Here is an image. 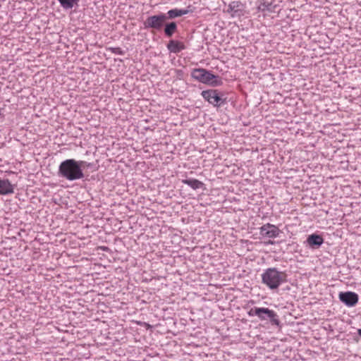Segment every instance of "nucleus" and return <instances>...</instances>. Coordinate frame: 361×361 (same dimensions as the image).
<instances>
[{
  "label": "nucleus",
  "mask_w": 361,
  "mask_h": 361,
  "mask_svg": "<svg viewBox=\"0 0 361 361\" xmlns=\"http://www.w3.org/2000/svg\"><path fill=\"white\" fill-rule=\"evenodd\" d=\"M257 317L262 321L269 320L273 325L279 326L280 324L277 314L267 307H259L257 312Z\"/></svg>",
  "instance_id": "39448f33"
},
{
  "label": "nucleus",
  "mask_w": 361,
  "mask_h": 361,
  "mask_svg": "<svg viewBox=\"0 0 361 361\" xmlns=\"http://www.w3.org/2000/svg\"><path fill=\"white\" fill-rule=\"evenodd\" d=\"M266 7H267V10H269V5L266 6Z\"/></svg>",
  "instance_id": "aec40b11"
},
{
  "label": "nucleus",
  "mask_w": 361,
  "mask_h": 361,
  "mask_svg": "<svg viewBox=\"0 0 361 361\" xmlns=\"http://www.w3.org/2000/svg\"><path fill=\"white\" fill-rule=\"evenodd\" d=\"M262 283L270 290H276L286 282L287 274L276 267L267 268L261 274Z\"/></svg>",
  "instance_id": "f03ea898"
},
{
  "label": "nucleus",
  "mask_w": 361,
  "mask_h": 361,
  "mask_svg": "<svg viewBox=\"0 0 361 361\" xmlns=\"http://www.w3.org/2000/svg\"><path fill=\"white\" fill-rule=\"evenodd\" d=\"M185 47L184 44L181 42L177 40H170L167 44V49L170 52L172 53H179L182 50L185 49Z\"/></svg>",
  "instance_id": "9b49d317"
},
{
  "label": "nucleus",
  "mask_w": 361,
  "mask_h": 361,
  "mask_svg": "<svg viewBox=\"0 0 361 361\" xmlns=\"http://www.w3.org/2000/svg\"><path fill=\"white\" fill-rule=\"evenodd\" d=\"M188 13H189V11L187 9H178V8L171 9L167 12V17H168V18H175L176 17L186 15Z\"/></svg>",
  "instance_id": "ddd939ff"
},
{
  "label": "nucleus",
  "mask_w": 361,
  "mask_h": 361,
  "mask_svg": "<svg viewBox=\"0 0 361 361\" xmlns=\"http://www.w3.org/2000/svg\"><path fill=\"white\" fill-rule=\"evenodd\" d=\"M357 334H358V335H359L360 336H361V329H359L357 330Z\"/></svg>",
  "instance_id": "6ab92c4d"
},
{
  "label": "nucleus",
  "mask_w": 361,
  "mask_h": 361,
  "mask_svg": "<svg viewBox=\"0 0 361 361\" xmlns=\"http://www.w3.org/2000/svg\"><path fill=\"white\" fill-rule=\"evenodd\" d=\"M306 242L311 248L314 249L323 244L324 238L320 235L312 234L307 237Z\"/></svg>",
  "instance_id": "9d476101"
},
{
  "label": "nucleus",
  "mask_w": 361,
  "mask_h": 361,
  "mask_svg": "<svg viewBox=\"0 0 361 361\" xmlns=\"http://www.w3.org/2000/svg\"><path fill=\"white\" fill-rule=\"evenodd\" d=\"M191 76L195 80L204 83L217 86L220 85V81L218 80V76L212 74L210 71L204 68H195L191 73Z\"/></svg>",
  "instance_id": "7ed1b4c3"
},
{
  "label": "nucleus",
  "mask_w": 361,
  "mask_h": 361,
  "mask_svg": "<svg viewBox=\"0 0 361 361\" xmlns=\"http://www.w3.org/2000/svg\"><path fill=\"white\" fill-rule=\"evenodd\" d=\"M60 3L61 6L67 10L71 9L73 6L77 4L80 0H58Z\"/></svg>",
  "instance_id": "dca6fc26"
},
{
  "label": "nucleus",
  "mask_w": 361,
  "mask_h": 361,
  "mask_svg": "<svg viewBox=\"0 0 361 361\" xmlns=\"http://www.w3.org/2000/svg\"><path fill=\"white\" fill-rule=\"evenodd\" d=\"M182 182L194 190L202 188L204 185L202 182L195 178L184 179L182 180Z\"/></svg>",
  "instance_id": "f8f14e48"
},
{
  "label": "nucleus",
  "mask_w": 361,
  "mask_h": 361,
  "mask_svg": "<svg viewBox=\"0 0 361 361\" xmlns=\"http://www.w3.org/2000/svg\"><path fill=\"white\" fill-rule=\"evenodd\" d=\"M90 166L91 164L85 161H77L73 159H66L60 164L58 175L69 181L82 179L85 176L82 169Z\"/></svg>",
  "instance_id": "f257e3e1"
},
{
  "label": "nucleus",
  "mask_w": 361,
  "mask_h": 361,
  "mask_svg": "<svg viewBox=\"0 0 361 361\" xmlns=\"http://www.w3.org/2000/svg\"><path fill=\"white\" fill-rule=\"evenodd\" d=\"M168 17L166 14L160 13L158 15L149 16L144 22V27L146 29H152L157 31L161 30L165 25Z\"/></svg>",
  "instance_id": "20e7f679"
},
{
  "label": "nucleus",
  "mask_w": 361,
  "mask_h": 361,
  "mask_svg": "<svg viewBox=\"0 0 361 361\" xmlns=\"http://www.w3.org/2000/svg\"><path fill=\"white\" fill-rule=\"evenodd\" d=\"M202 96L205 100L214 106H218L221 101L217 91L214 90L202 91Z\"/></svg>",
  "instance_id": "6e6552de"
},
{
  "label": "nucleus",
  "mask_w": 361,
  "mask_h": 361,
  "mask_svg": "<svg viewBox=\"0 0 361 361\" xmlns=\"http://www.w3.org/2000/svg\"><path fill=\"white\" fill-rule=\"evenodd\" d=\"M177 30V25L175 22H171L169 23H165L164 25V33L166 37H171Z\"/></svg>",
  "instance_id": "4468645a"
},
{
  "label": "nucleus",
  "mask_w": 361,
  "mask_h": 361,
  "mask_svg": "<svg viewBox=\"0 0 361 361\" xmlns=\"http://www.w3.org/2000/svg\"><path fill=\"white\" fill-rule=\"evenodd\" d=\"M110 50L114 54H119V55H122L123 54V51L119 47H111V48H110Z\"/></svg>",
  "instance_id": "f3484780"
},
{
  "label": "nucleus",
  "mask_w": 361,
  "mask_h": 361,
  "mask_svg": "<svg viewBox=\"0 0 361 361\" xmlns=\"http://www.w3.org/2000/svg\"><path fill=\"white\" fill-rule=\"evenodd\" d=\"M279 228L269 223L264 224L259 228V234L264 238H276L280 234Z\"/></svg>",
  "instance_id": "423d86ee"
},
{
  "label": "nucleus",
  "mask_w": 361,
  "mask_h": 361,
  "mask_svg": "<svg viewBox=\"0 0 361 361\" xmlns=\"http://www.w3.org/2000/svg\"><path fill=\"white\" fill-rule=\"evenodd\" d=\"M240 2L239 1H231L228 5L227 12L231 13L233 16L239 11Z\"/></svg>",
  "instance_id": "2eb2a0df"
},
{
  "label": "nucleus",
  "mask_w": 361,
  "mask_h": 361,
  "mask_svg": "<svg viewBox=\"0 0 361 361\" xmlns=\"http://www.w3.org/2000/svg\"><path fill=\"white\" fill-rule=\"evenodd\" d=\"M340 300L348 307H354L358 302V295L354 292L347 291L339 293Z\"/></svg>",
  "instance_id": "0eeeda50"
},
{
  "label": "nucleus",
  "mask_w": 361,
  "mask_h": 361,
  "mask_svg": "<svg viewBox=\"0 0 361 361\" xmlns=\"http://www.w3.org/2000/svg\"><path fill=\"white\" fill-rule=\"evenodd\" d=\"M259 310V307H255L254 308L250 309V310L247 312V314L250 317L257 316V312Z\"/></svg>",
  "instance_id": "a211bd4d"
},
{
  "label": "nucleus",
  "mask_w": 361,
  "mask_h": 361,
  "mask_svg": "<svg viewBox=\"0 0 361 361\" xmlns=\"http://www.w3.org/2000/svg\"><path fill=\"white\" fill-rule=\"evenodd\" d=\"M15 185L8 179H0V195H7L14 192Z\"/></svg>",
  "instance_id": "1a4fd4ad"
}]
</instances>
